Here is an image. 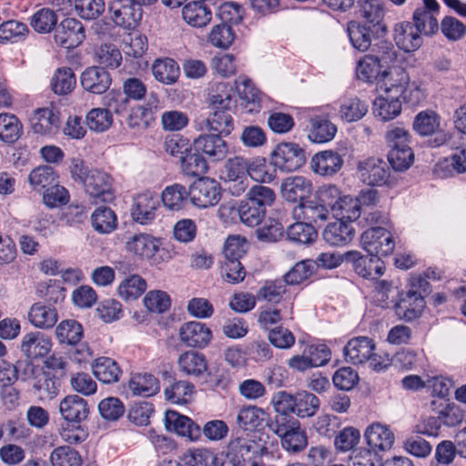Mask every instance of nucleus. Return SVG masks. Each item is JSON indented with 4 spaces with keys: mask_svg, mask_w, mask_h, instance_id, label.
<instances>
[{
    "mask_svg": "<svg viewBox=\"0 0 466 466\" xmlns=\"http://www.w3.org/2000/svg\"><path fill=\"white\" fill-rule=\"evenodd\" d=\"M213 94L209 96L212 114L208 117V130L219 135L228 136L234 129L231 116L232 86L226 82L217 83Z\"/></svg>",
    "mask_w": 466,
    "mask_h": 466,
    "instance_id": "nucleus-1",
    "label": "nucleus"
},
{
    "mask_svg": "<svg viewBox=\"0 0 466 466\" xmlns=\"http://www.w3.org/2000/svg\"><path fill=\"white\" fill-rule=\"evenodd\" d=\"M306 163L305 150L293 142H282L271 152V164L282 172H293Z\"/></svg>",
    "mask_w": 466,
    "mask_h": 466,
    "instance_id": "nucleus-2",
    "label": "nucleus"
},
{
    "mask_svg": "<svg viewBox=\"0 0 466 466\" xmlns=\"http://www.w3.org/2000/svg\"><path fill=\"white\" fill-rule=\"evenodd\" d=\"M362 248L372 256L387 257L395 248L392 234L382 227H370L360 237Z\"/></svg>",
    "mask_w": 466,
    "mask_h": 466,
    "instance_id": "nucleus-3",
    "label": "nucleus"
},
{
    "mask_svg": "<svg viewBox=\"0 0 466 466\" xmlns=\"http://www.w3.org/2000/svg\"><path fill=\"white\" fill-rule=\"evenodd\" d=\"M223 179L233 196H240L249 186L248 160L242 157L228 159L224 167Z\"/></svg>",
    "mask_w": 466,
    "mask_h": 466,
    "instance_id": "nucleus-4",
    "label": "nucleus"
},
{
    "mask_svg": "<svg viewBox=\"0 0 466 466\" xmlns=\"http://www.w3.org/2000/svg\"><path fill=\"white\" fill-rule=\"evenodd\" d=\"M221 198L220 184L209 177H201L195 181L189 188L191 203L200 208L213 207Z\"/></svg>",
    "mask_w": 466,
    "mask_h": 466,
    "instance_id": "nucleus-5",
    "label": "nucleus"
},
{
    "mask_svg": "<svg viewBox=\"0 0 466 466\" xmlns=\"http://www.w3.org/2000/svg\"><path fill=\"white\" fill-rule=\"evenodd\" d=\"M357 173L361 182L372 187H380L387 184L390 176L387 162L375 157L359 161Z\"/></svg>",
    "mask_w": 466,
    "mask_h": 466,
    "instance_id": "nucleus-6",
    "label": "nucleus"
},
{
    "mask_svg": "<svg viewBox=\"0 0 466 466\" xmlns=\"http://www.w3.org/2000/svg\"><path fill=\"white\" fill-rule=\"evenodd\" d=\"M108 8L114 23L126 29H134L142 18V7L134 0H113Z\"/></svg>",
    "mask_w": 466,
    "mask_h": 466,
    "instance_id": "nucleus-7",
    "label": "nucleus"
},
{
    "mask_svg": "<svg viewBox=\"0 0 466 466\" xmlns=\"http://www.w3.org/2000/svg\"><path fill=\"white\" fill-rule=\"evenodd\" d=\"M347 262L352 264L354 271L368 279H376L385 271L384 262L377 256L362 255L360 251L351 250L345 253Z\"/></svg>",
    "mask_w": 466,
    "mask_h": 466,
    "instance_id": "nucleus-8",
    "label": "nucleus"
},
{
    "mask_svg": "<svg viewBox=\"0 0 466 466\" xmlns=\"http://www.w3.org/2000/svg\"><path fill=\"white\" fill-rule=\"evenodd\" d=\"M86 38L83 24L73 17L64 18L56 27L55 42L66 49L77 47Z\"/></svg>",
    "mask_w": 466,
    "mask_h": 466,
    "instance_id": "nucleus-9",
    "label": "nucleus"
},
{
    "mask_svg": "<svg viewBox=\"0 0 466 466\" xmlns=\"http://www.w3.org/2000/svg\"><path fill=\"white\" fill-rule=\"evenodd\" d=\"M86 192L92 198L101 201H110L114 198L112 177L106 172L92 169L83 180Z\"/></svg>",
    "mask_w": 466,
    "mask_h": 466,
    "instance_id": "nucleus-10",
    "label": "nucleus"
},
{
    "mask_svg": "<svg viewBox=\"0 0 466 466\" xmlns=\"http://www.w3.org/2000/svg\"><path fill=\"white\" fill-rule=\"evenodd\" d=\"M313 191V184L306 177L296 175L284 178L280 186L281 197L288 202L299 203L307 200Z\"/></svg>",
    "mask_w": 466,
    "mask_h": 466,
    "instance_id": "nucleus-11",
    "label": "nucleus"
},
{
    "mask_svg": "<svg viewBox=\"0 0 466 466\" xmlns=\"http://www.w3.org/2000/svg\"><path fill=\"white\" fill-rule=\"evenodd\" d=\"M90 412L86 400L76 394H69L59 402V413L69 424H80L88 418Z\"/></svg>",
    "mask_w": 466,
    "mask_h": 466,
    "instance_id": "nucleus-12",
    "label": "nucleus"
},
{
    "mask_svg": "<svg viewBox=\"0 0 466 466\" xmlns=\"http://www.w3.org/2000/svg\"><path fill=\"white\" fill-rule=\"evenodd\" d=\"M60 113L53 107L36 108L29 118L32 131L41 136L56 133L60 127Z\"/></svg>",
    "mask_w": 466,
    "mask_h": 466,
    "instance_id": "nucleus-13",
    "label": "nucleus"
},
{
    "mask_svg": "<svg viewBox=\"0 0 466 466\" xmlns=\"http://www.w3.org/2000/svg\"><path fill=\"white\" fill-rule=\"evenodd\" d=\"M376 349L374 340L366 336L350 339L343 348L345 360L353 365H361L372 357Z\"/></svg>",
    "mask_w": 466,
    "mask_h": 466,
    "instance_id": "nucleus-14",
    "label": "nucleus"
},
{
    "mask_svg": "<svg viewBox=\"0 0 466 466\" xmlns=\"http://www.w3.org/2000/svg\"><path fill=\"white\" fill-rule=\"evenodd\" d=\"M179 338L187 347L203 349L211 341L212 331L205 323L189 321L180 327Z\"/></svg>",
    "mask_w": 466,
    "mask_h": 466,
    "instance_id": "nucleus-15",
    "label": "nucleus"
},
{
    "mask_svg": "<svg viewBox=\"0 0 466 466\" xmlns=\"http://www.w3.org/2000/svg\"><path fill=\"white\" fill-rule=\"evenodd\" d=\"M423 6L416 8L413 13V25L423 35H434L439 29L436 15L440 5L436 0H423Z\"/></svg>",
    "mask_w": 466,
    "mask_h": 466,
    "instance_id": "nucleus-16",
    "label": "nucleus"
},
{
    "mask_svg": "<svg viewBox=\"0 0 466 466\" xmlns=\"http://www.w3.org/2000/svg\"><path fill=\"white\" fill-rule=\"evenodd\" d=\"M159 207V199L157 193L152 191L143 192L134 199L132 218L140 224H148L156 218V211Z\"/></svg>",
    "mask_w": 466,
    "mask_h": 466,
    "instance_id": "nucleus-17",
    "label": "nucleus"
},
{
    "mask_svg": "<svg viewBox=\"0 0 466 466\" xmlns=\"http://www.w3.org/2000/svg\"><path fill=\"white\" fill-rule=\"evenodd\" d=\"M342 156L333 150L316 153L310 160L311 170L321 177H333L343 166Z\"/></svg>",
    "mask_w": 466,
    "mask_h": 466,
    "instance_id": "nucleus-18",
    "label": "nucleus"
},
{
    "mask_svg": "<svg viewBox=\"0 0 466 466\" xmlns=\"http://www.w3.org/2000/svg\"><path fill=\"white\" fill-rule=\"evenodd\" d=\"M425 306L423 296L413 289L400 295L395 304V310L400 319L413 320L419 318Z\"/></svg>",
    "mask_w": 466,
    "mask_h": 466,
    "instance_id": "nucleus-19",
    "label": "nucleus"
},
{
    "mask_svg": "<svg viewBox=\"0 0 466 466\" xmlns=\"http://www.w3.org/2000/svg\"><path fill=\"white\" fill-rule=\"evenodd\" d=\"M293 218L297 220H306L309 224L325 222L329 217V210L317 198H308L298 204L292 211Z\"/></svg>",
    "mask_w": 466,
    "mask_h": 466,
    "instance_id": "nucleus-20",
    "label": "nucleus"
},
{
    "mask_svg": "<svg viewBox=\"0 0 466 466\" xmlns=\"http://www.w3.org/2000/svg\"><path fill=\"white\" fill-rule=\"evenodd\" d=\"M166 428L191 441H197L201 436V428L190 418L181 415L175 410H167L165 415Z\"/></svg>",
    "mask_w": 466,
    "mask_h": 466,
    "instance_id": "nucleus-21",
    "label": "nucleus"
},
{
    "mask_svg": "<svg viewBox=\"0 0 466 466\" xmlns=\"http://www.w3.org/2000/svg\"><path fill=\"white\" fill-rule=\"evenodd\" d=\"M330 360V350L325 345L309 348V356L296 355L290 358L288 365L290 369L298 371H305L313 367H319L327 364Z\"/></svg>",
    "mask_w": 466,
    "mask_h": 466,
    "instance_id": "nucleus-22",
    "label": "nucleus"
},
{
    "mask_svg": "<svg viewBox=\"0 0 466 466\" xmlns=\"http://www.w3.org/2000/svg\"><path fill=\"white\" fill-rule=\"evenodd\" d=\"M50 338L41 331H31L22 338L20 350L27 359L45 357L51 350Z\"/></svg>",
    "mask_w": 466,
    "mask_h": 466,
    "instance_id": "nucleus-23",
    "label": "nucleus"
},
{
    "mask_svg": "<svg viewBox=\"0 0 466 466\" xmlns=\"http://www.w3.org/2000/svg\"><path fill=\"white\" fill-rule=\"evenodd\" d=\"M80 82L86 91L100 95L109 88L112 79L104 67L90 66L82 73Z\"/></svg>",
    "mask_w": 466,
    "mask_h": 466,
    "instance_id": "nucleus-24",
    "label": "nucleus"
},
{
    "mask_svg": "<svg viewBox=\"0 0 466 466\" xmlns=\"http://www.w3.org/2000/svg\"><path fill=\"white\" fill-rule=\"evenodd\" d=\"M365 439L374 451H385L393 447L395 435L390 428L380 422L370 424L365 431Z\"/></svg>",
    "mask_w": 466,
    "mask_h": 466,
    "instance_id": "nucleus-25",
    "label": "nucleus"
},
{
    "mask_svg": "<svg viewBox=\"0 0 466 466\" xmlns=\"http://www.w3.org/2000/svg\"><path fill=\"white\" fill-rule=\"evenodd\" d=\"M223 135H200L194 140V149L202 152L213 161L223 159L228 153V145L222 138Z\"/></svg>",
    "mask_w": 466,
    "mask_h": 466,
    "instance_id": "nucleus-26",
    "label": "nucleus"
},
{
    "mask_svg": "<svg viewBox=\"0 0 466 466\" xmlns=\"http://www.w3.org/2000/svg\"><path fill=\"white\" fill-rule=\"evenodd\" d=\"M422 33L411 23L404 22L396 25L394 41L399 48L405 52H413L422 44Z\"/></svg>",
    "mask_w": 466,
    "mask_h": 466,
    "instance_id": "nucleus-27",
    "label": "nucleus"
},
{
    "mask_svg": "<svg viewBox=\"0 0 466 466\" xmlns=\"http://www.w3.org/2000/svg\"><path fill=\"white\" fill-rule=\"evenodd\" d=\"M158 103L157 96L150 93L145 106H137L132 108L127 117L128 127L131 128L146 129L154 120V112L158 107Z\"/></svg>",
    "mask_w": 466,
    "mask_h": 466,
    "instance_id": "nucleus-28",
    "label": "nucleus"
},
{
    "mask_svg": "<svg viewBox=\"0 0 466 466\" xmlns=\"http://www.w3.org/2000/svg\"><path fill=\"white\" fill-rule=\"evenodd\" d=\"M27 318L35 328L50 329L57 322L58 313L51 304L46 305L42 302H35L29 309Z\"/></svg>",
    "mask_w": 466,
    "mask_h": 466,
    "instance_id": "nucleus-29",
    "label": "nucleus"
},
{
    "mask_svg": "<svg viewBox=\"0 0 466 466\" xmlns=\"http://www.w3.org/2000/svg\"><path fill=\"white\" fill-rule=\"evenodd\" d=\"M374 30L371 25H361L360 22L351 21L348 24V35L353 47L360 52L371 48L375 39Z\"/></svg>",
    "mask_w": 466,
    "mask_h": 466,
    "instance_id": "nucleus-30",
    "label": "nucleus"
},
{
    "mask_svg": "<svg viewBox=\"0 0 466 466\" xmlns=\"http://www.w3.org/2000/svg\"><path fill=\"white\" fill-rule=\"evenodd\" d=\"M357 7L359 17L362 18L366 25L376 28V31L386 30V26L381 24L384 10L380 0H359Z\"/></svg>",
    "mask_w": 466,
    "mask_h": 466,
    "instance_id": "nucleus-31",
    "label": "nucleus"
},
{
    "mask_svg": "<svg viewBox=\"0 0 466 466\" xmlns=\"http://www.w3.org/2000/svg\"><path fill=\"white\" fill-rule=\"evenodd\" d=\"M401 113V102L400 97L381 94L373 101V114L381 121H390Z\"/></svg>",
    "mask_w": 466,
    "mask_h": 466,
    "instance_id": "nucleus-32",
    "label": "nucleus"
},
{
    "mask_svg": "<svg viewBox=\"0 0 466 466\" xmlns=\"http://www.w3.org/2000/svg\"><path fill=\"white\" fill-rule=\"evenodd\" d=\"M179 370L188 376L199 377L208 370L206 356L198 351L187 350L177 360Z\"/></svg>",
    "mask_w": 466,
    "mask_h": 466,
    "instance_id": "nucleus-33",
    "label": "nucleus"
},
{
    "mask_svg": "<svg viewBox=\"0 0 466 466\" xmlns=\"http://www.w3.org/2000/svg\"><path fill=\"white\" fill-rule=\"evenodd\" d=\"M354 235L353 227L341 219L329 224L323 231L324 240L331 246H345L351 242Z\"/></svg>",
    "mask_w": 466,
    "mask_h": 466,
    "instance_id": "nucleus-34",
    "label": "nucleus"
},
{
    "mask_svg": "<svg viewBox=\"0 0 466 466\" xmlns=\"http://www.w3.org/2000/svg\"><path fill=\"white\" fill-rule=\"evenodd\" d=\"M182 16L188 25L195 27H203L210 22L212 14L202 0H196L187 3L183 7Z\"/></svg>",
    "mask_w": 466,
    "mask_h": 466,
    "instance_id": "nucleus-35",
    "label": "nucleus"
},
{
    "mask_svg": "<svg viewBox=\"0 0 466 466\" xmlns=\"http://www.w3.org/2000/svg\"><path fill=\"white\" fill-rule=\"evenodd\" d=\"M369 105L358 96L344 97L340 101L339 116L341 120L351 123L360 120L367 113Z\"/></svg>",
    "mask_w": 466,
    "mask_h": 466,
    "instance_id": "nucleus-36",
    "label": "nucleus"
},
{
    "mask_svg": "<svg viewBox=\"0 0 466 466\" xmlns=\"http://www.w3.org/2000/svg\"><path fill=\"white\" fill-rule=\"evenodd\" d=\"M287 284L283 279H268L263 282L256 294L258 301L279 304L286 301Z\"/></svg>",
    "mask_w": 466,
    "mask_h": 466,
    "instance_id": "nucleus-37",
    "label": "nucleus"
},
{
    "mask_svg": "<svg viewBox=\"0 0 466 466\" xmlns=\"http://www.w3.org/2000/svg\"><path fill=\"white\" fill-rule=\"evenodd\" d=\"M92 370L96 378L106 384L118 381L122 374L117 362L108 357L97 358L92 365Z\"/></svg>",
    "mask_w": 466,
    "mask_h": 466,
    "instance_id": "nucleus-38",
    "label": "nucleus"
},
{
    "mask_svg": "<svg viewBox=\"0 0 466 466\" xmlns=\"http://www.w3.org/2000/svg\"><path fill=\"white\" fill-rule=\"evenodd\" d=\"M128 251L141 258L150 259L159 248L158 240L147 234L135 235L127 243Z\"/></svg>",
    "mask_w": 466,
    "mask_h": 466,
    "instance_id": "nucleus-39",
    "label": "nucleus"
},
{
    "mask_svg": "<svg viewBox=\"0 0 466 466\" xmlns=\"http://www.w3.org/2000/svg\"><path fill=\"white\" fill-rule=\"evenodd\" d=\"M265 411L257 406L242 407L236 419L238 427L244 431H254L262 427L265 420Z\"/></svg>",
    "mask_w": 466,
    "mask_h": 466,
    "instance_id": "nucleus-40",
    "label": "nucleus"
},
{
    "mask_svg": "<svg viewBox=\"0 0 466 466\" xmlns=\"http://www.w3.org/2000/svg\"><path fill=\"white\" fill-rule=\"evenodd\" d=\"M28 182L35 191L47 190L58 183V176L54 167L39 166L28 175Z\"/></svg>",
    "mask_w": 466,
    "mask_h": 466,
    "instance_id": "nucleus-41",
    "label": "nucleus"
},
{
    "mask_svg": "<svg viewBox=\"0 0 466 466\" xmlns=\"http://www.w3.org/2000/svg\"><path fill=\"white\" fill-rule=\"evenodd\" d=\"M308 137L314 143H326L332 140L337 133V127L327 118L314 116L310 118Z\"/></svg>",
    "mask_w": 466,
    "mask_h": 466,
    "instance_id": "nucleus-42",
    "label": "nucleus"
},
{
    "mask_svg": "<svg viewBox=\"0 0 466 466\" xmlns=\"http://www.w3.org/2000/svg\"><path fill=\"white\" fill-rule=\"evenodd\" d=\"M381 78H383L384 82L383 94H389L397 97H400L401 93L404 91V86H406L410 79L408 73L400 67L393 68L389 72L384 71Z\"/></svg>",
    "mask_w": 466,
    "mask_h": 466,
    "instance_id": "nucleus-43",
    "label": "nucleus"
},
{
    "mask_svg": "<svg viewBox=\"0 0 466 466\" xmlns=\"http://www.w3.org/2000/svg\"><path fill=\"white\" fill-rule=\"evenodd\" d=\"M155 78L165 85L176 83L179 77L178 64L172 58L157 59L152 66Z\"/></svg>",
    "mask_w": 466,
    "mask_h": 466,
    "instance_id": "nucleus-44",
    "label": "nucleus"
},
{
    "mask_svg": "<svg viewBox=\"0 0 466 466\" xmlns=\"http://www.w3.org/2000/svg\"><path fill=\"white\" fill-rule=\"evenodd\" d=\"M82 325L76 319H64L56 328V338L60 344L76 345L83 338Z\"/></svg>",
    "mask_w": 466,
    "mask_h": 466,
    "instance_id": "nucleus-45",
    "label": "nucleus"
},
{
    "mask_svg": "<svg viewBox=\"0 0 466 466\" xmlns=\"http://www.w3.org/2000/svg\"><path fill=\"white\" fill-rule=\"evenodd\" d=\"M23 134V125L19 118L9 113L0 114V140L14 144Z\"/></svg>",
    "mask_w": 466,
    "mask_h": 466,
    "instance_id": "nucleus-46",
    "label": "nucleus"
},
{
    "mask_svg": "<svg viewBox=\"0 0 466 466\" xmlns=\"http://www.w3.org/2000/svg\"><path fill=\"white\" fill-rule=\"evenodd\" d=\"M441 126V116L433 110H424L418 113L413 120L414 131L421 137L433 135Z\"/></svg>",
    "mask_w": 466,
    "mask_h": 466,
    "instance_id": "nucleus-47",
    "label": "nucleus"
},
{
    "mask_svg": "<svg viewBox=\"0 0 466 466\" xmlns=\"http://www.w3.org/2000/svg\"><path fill=\"white\" fill-rule=\"evenodd\" d=\"M449 167H451L454 172L458 174L466 172V145L462 147H456L455 152L451 158H446L440 161L434 169V172L439 177H448L451 171H445Z\"/></svg>",
    "mask_w": 466,
    "mask_h": 466,
    "instance_id": "nucleus-48",
    "label": "nucleus"
},
{
    "mask_svg": "<svg viewBox=\"0 0 466 466\" xmlns=\"http://www.w3.org/2000/svg\"><path fill=\"white\" fill-rule=\"evenodd\" d=\"M128 388L134 395L144 397L155 395L160 390L158 380L147 373L134 376L129 381Z\"/></svg>",
    "mask_w": 466,
    "mask_h": 466,
    "instance_id": "nucleus-49",
    "label": "nucleus"
},
{
    "mask_svg": "<svg viewBox=\"0 0 466 466\" xmlns=\"http://www.w3.org/2000/svg\"><path fill=\"white\" fill-rule=\"evenodd\" d=\"M235 84H242L243 89L239 90L240 98L245 102L246 110L250 113H258L261 108V93L253 85L250 79L238 77Z\"/></svg>",
    "mask_w": 466,
    "mask_h": 466,
    "instance_id": "nucleus-50",
    "label": "nucleus"
},
{
    "mask_svg": "<svg viewBox=\"0 0 466 466\" xmlns=\"http://www.w3.org/2000/svg\"><path fill=\"white\" fill-rule=\"evenodd\" d=\"M187 198H189V190L180 184L167 187L161 194L163 205L170 210H179L184 208Z\"/></svg>",
    "mask_w": 466,
    "mask_h": 466,
    "instance_id": "nucleus-51",
    "label": "nucleus"
},
{
    "mask_svg": "<svg viewBox=\"0 0 466 466\" xmlns=\"http://www.w3.org/2000/svg\"><path fill=\"white\" fill-rule=\"evenodd\" d=\"M181 171L187 177H199L204 175L208 170L206 159L195 149H190L180 159Z\"/></svg>",
    "mask_w": 466,
    "mask_h": 466,
    "instance_id": "nucleus-52",
    "label": "nucleus"
},
{
    "mask_svg": "<svg viewBox=\"0 0 466 466\" xmlns=\"http://www.w3.org/2000/svg\"><path fill=\"white\" fill-rule=\"evenodd\" d=\"M30 25L38 34H48L56 30L57 15L54 10L43 7L30 17Z\"/></svg>",
    "mask_w": 466,
    "mask_h": 466,
    "instance_id": "nucleus-53",
    "label": "nucleus"
},
{
    "mask_svg": "<svg viewBox=\"0 0 466 466\" xmlns=\"http://www.w3.org/2000/svg\"><path fill=\"white\" fill-rule=\"evenodd\" d=\"M29 34L26 24L17 20H8L0 25V43H18L24 41Z\"/></svg>",
    "mask_w": 466,
    "mask_h": 466,
    "instance_id": "nucleus-54",
    "label": "nucleus"
},
{
    "mask_svg": "<svg viewBox=\"0 0 466 466\" xmlns=\"http://www.w3.org/2000/svg\"><path fill=\"white\" fill-rule=\"evenodd\" d=\"M263 447L253 438L238 436L232 439L228 445V451L231 455H236L239 458L240 462L243 464L244 456L248 454H258L262 451Z\"/></svg>",
    "mask_w": 466,
    "mask_h": 466,
    "instance_id": "nucleus-55",
    "label": "nucleus"
},
{
    "mask_svg": "<svg viewBox=\"0 0 466 466\" xmlns=\"http://www.w3.org/2000/svg\"><path fill=\"white\" fill-rule=\"evenodd\" d=\"M94 229L102 234H108L116 229L117 218L115 212L107 207L97 208L91 216Z\"/></svg>",
    "mask_w": 466,
    "mask_h": 466,
    "instance_id": "nucleus-56",
    "label": "nucleus"
},
{
    "mask_svg": "<svg viewBox=\"0 0 466 466\" xmlns=\"http://www.w3.org/2000/svg\"><path fill=\"white\" fill-rule=\"evenodd\" d=\"M35 394L41 400H51L58 392L57 381L49 372L39 370L33 384Z\"/></svg>",
    "mask_w": 466,
    "mask_h": 466,
    "instance_id": "nucleus-57",
    "label": "nucleus"
},
{
    "mask_svg": "<svg viewBox=\"0 0 466 466\" xmlns=\"http://www.w3.org/2000/svg\"><path fill=\"white\" fill-rule=\"evenodd\" d=\"M287 236L292 242L310 244L317 238L318 232L313 225L306 220H298L287 228Z\"/></svg>",
    "mask_w": 466,
    "mask_h": 466,
    "instance_id": "nucleus-58",
    "label": "nucleus"
},
{
    "mask_svg": "<svg viewBox=\"0 0 466 466\" xmlns=\"http://www.w3.org/2000/svg\"><path fill=\"white\" fill-rule=\"evenodd\" d=\"M147 289V281L139 275L127 277L118 286L119 296L126 299H137Z\"/></svg>",
    "mask_w": 466,
    "mask_h": 466,
    "instance_id": "nucleus-59",
    "label": "nucleus"
},
{
    "mask_svg": "<svg viewBox=\"0 0 466 466\" xmlns=\"http://www.w3.org/2000/svg\"><path fill=\"white\" fill-rule=\"evenodd\" d=\"M381 63L377 56L366 55L358 63L357 76L359 79L372 83L381 77Z\"/></svg>",
    "mask_w": 466,
    "mask_h": 466,
    "instance_id": "nucleus-60",
    "label": "nucleus"
},
{
    "mask_svg": "<svg viewBox=\"0 0 466 466\" xmlns=\"http://www.w3.org/2000/svg\"><path fill=\"white\" fill-rule=\"evenodd\" d=\"M76 79L69 67L58 68L51 81L52 90L57 95H66L73 91Z\"/></svg>",
    "mask_w": 466,
    "mask_h": 466,
    "instance_id": "nucleus-61",
    "label": "nucleus"
},
{
    "mask_svg": "<svg viewBox=\"0 0 466 466\" xmlns=\"http://www.w3.org/2000/svg\"><path fill=\"white\" fill-rule=\"evenodd\" d=\"M319 399L313 393L301 391L296 394L295 414L300 418L314 416L319 409Z\"/></svg>",
    "mask_w": 466,
    "mask_h": 466,
    "instance_id": "nucleus-62",
    "label": "nucleus"
},
{
    "mask_svg": "<svg viewBox=\"0 0 466 466\" xmlns=\"http://www.w3.org/2000/svg\"><path fill=\"white\" fill-rule=\"evenodd\" d=\"M280 439L281 447L289 454H299L302 452L308 446V436L301 427L289 432Z\"/></svg>",
    "mask_w": 466,
    "mask_h": 466,
    "instance_id": "nucleus-63",
    "label": "nucleus"
},
{
    "mask_svg": "<svg viewBox=\"0 0 466 466\" xmlns=\"http://www.w3.org/2000/svg\"><path fill=\"white\" fill-rule=\"evenodd\" d=\"M53 466H81V455L69 446H59L50 455Z\"/></svg>",
    "mask_w": 466,
    "mask_h": 466,
    "instance_id": "nucleus-64",
    "label": "nucleus"
}]
</instances>
